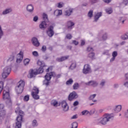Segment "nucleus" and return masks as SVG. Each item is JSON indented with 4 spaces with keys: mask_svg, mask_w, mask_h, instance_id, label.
<instances>
[{
    "mask_svg": "<svg viewBox=\"0 0 128 128\" xmlns=\"http://www.w3.org/2000/svg\"><path fill=\"white\" fill-rule=\"evenodd\" d=\"M37 64L40 66V68L38 69H31L29 72V74L28 75V77L29 78H34L36 74H42V72H44V68H46V66L44 61L40 60L38 61Z\"/></svg>",
    "mask_w": 128,
    "mask_h": 128,
    "instance_id": "obj_1",
    "label": "nucleus"
},
{
    "mask_svg": "<svg viewBox=\"0 0 128 128\" xmlns=\"http://www.w3.org/2000/svg\"><path fill=\"white\" fill-rule=\"evenodd\" d=\"M114 116L112 114H105L103 118L100 119V122L102 126H106L110 120H114Z\"/></svg>",
    "mask_w": 128,
    "mask_h": 128,
    "instance_id": "obj_2",
    "label": "nucleus"
},
{
    "mask_svg": "<svg viewBox=\"0 0 128 128\" xmlns=\"http://www.w3.org/2000/svg\"><path fill=\"white\" fill-rule=\"evenodd\" d=\"M52 76H56V73L54 72H51L47 73L44 76L45 80L43 81V84L48 86L50 84V82L52 79Z\"/></svg>",
    "mask_w": 128,
    "mask_h": 128,
    "instance_id": "obj_3",
    "label": "nucleus"
},
{
    "mask_svg": "<svg viewBox=\"0 0 128 128\" xmlns=\"http://www.w3.org/2000/svg\"><path fill=\"white\" fill-rule=\"evenodd\" d=\"M3 98L4 100H6V104L8 106H12V102L10 100V92L8 91H3Z\"/></svg>",
    "mask_w": 128,
    "mask_h": 128,
    "instance_id": "obj_4",
    "label": "nucleus"
},
{
    "mask_svg": "<svg viewBox=\"0 0 128 128\" xmlns=\"http://www.w3.org/2000/svg\"><path fill=\"white\" fill-rule=\"evenodd\" d=\"M24 81L20 80L17 84V86L16 88V90L17 94H22L24 92Z\"/></svg>",
    "mask_w": 128,
    "mask_h": 128,
    "instance_id": "obj_5",
    "label": "nucleus"
},
{
    "mask_svg": "<svg viewBox=\"0 0 128 128\" xmlns=\"http://www.w3.org/2000/svg\"><path fill=\"white\" fill-rule=\"evenodd\" d=\"M12 70V66H6L4 69L2 73V78L6 79L8 76L10 71Z\"/></svg>",
    "mask_w": 128,
    "mask_h": 128,
    "instance_id": "obj_6",
    "label": "nucleus"
},
{
    "mask_svg": "<svg viewBox=\"0 0 128 128\" xmlns=\"http://www.w3.org/2000/svg\"><path fill=\"white\" fill-rule=\"evenodd\" d=\"M40 90H38V88L36 87H34L33 88V91L32 92V96L34 98V100H39L40 96L38 95Z\"/></svg>",
    "mask_w": 128,
    "mask_h": 128,
    "instance_id": "obj_7",
    "label": "nucleus"
},
{
    "mask_svg": "<svg viewBox=\"0 0 128 128\" xmlns=\"http://www.w3.org/2000/svg\"><path fill=\"white\" fill-rule=\"evenodd\" d=\"M78 98V95L76 92H72L70 93L68 96V100L70 102L74 100H76Z\"/></svg>",
    "mask_w": 128,
    "mask_h": 128,
    "instance_id": "obj_8",
    "label": "nucleus"
},
{
    "mask_svg": "<svg viewBox=\"0 0 128 128\" xmlns=\"http://www.w3.org/2000/svg\"><path fill=\"white\" fill-rule=\"evenodd\" d=\"M46 34L50 38L52 37V36L54 34V26H50L48 28V30L46 31Z\"/></svg>",
    "mask_w": 128,
    "mask_h": 128,
    "instance_id": "obj_9",
    "label": "nucleus"
},
{
    "mask_svg": "<svg viewBox=\"0 0 128 128\" xmlns=\"http://www.w3.org/2000/svg\"><path fill=\"white\" fill-rule=\"evenodd\" d=\"M90 72H92L90 66L88 64H85L83 69V73L84 74H90Z\"/></svg>",
    "mask_w": 128,
    "mask_h": 128,
    "instance_id": "obj_10",
    "label": "nucleus"
},
{
    "mask_svg": "<svg viewBox=\"0 0 128 128\" xmlns=\"http://www.w3.org/2000/svg\"><path fill=\"white\" fill-rule=\"evenodd\" d=\"M31 42L34 46H40V42H38V38L36 37H33L31 40Z\"/></svg>",
    "mask_w": 128,
    "mask_h": 128,
    "instance_id": "obj_11",
    "label": "nucleus"
},
{
    "mask_svg": "<svg viewBox=\"0 0 128 128\" xmlns=\"http://www.w3.org/2000/svg\"><path fill=\"white\" fill-rule=\"evenodd\" d=\"M11 12H12V8H6L2 11V15L6 16V14H10Z\"/></svg>",
    "mask_w": 128,
    "mask_h": 128,
    "instance_id": "obj_12",
    "label": "nucleus"
},
{
    "mask_svg": "<svg viewBox=\"0 0 128 128\" xmlns=\"http://www.w3.org/2000/svg\"><path fill=\"white\" fill-rule=\"evenodd\" d=\"M86 86H91L94 88H96V86H98V83L96 82V81L90 80L88 82L86 83Z\"/></svg>",
    "mask_w": 128,
    "mask_h": 128,
    "instance_id": "obj_13",
    "label": "nucleus"
},
{
    "mask_svg": "<svg viewBox=\"0 0 128 128\" xmlns=\"http://www.w3.org/2000/svg\"><path fill=\"white\" fill-rule=\"evenodd\" d=\"M6 112L4 110H1L0 111V124H2V120L6 116Z\"/></svg>",
    "mask_w": 128,
    "mask_h": 128,
    "instance_id": "obj_14",
    "label": "nucleus"
},
{
    "mask_svg": "<svg viewBox=\"0 0 128 128\" xmlns=\"http://www.w3.org/2000/svg\"><path fill=\"white\" fill-rule=\"evenodd\" d=\"M62 106L63 108V110L64 112H68V103H66V102L63 101L62 102Z\"/></svg>",
    "mask_w": 128,
    "mask_h": 128,
    "instance_id": "obj_15",
    "label": "nucleus"
},
{
    "mask_svg": "<svg viewBox=\"0 0 128 128\" xmlns=\"http://www.w3.org/2000/svg\"><path fill=\"white\" fill-rule=\"evenodd\" d=\"M102 16V12H98L96 14H95V15L94 16V22H98V20L100 19V16Z\"/></svg>",
    "mask_w": 128,
    "mask_h": 128,
    "instance_id": "obj_16",
    "label": "nucleus"
},
{
    "mask_svg": "<svg viewBox=\"0 0 128 128\" xmlns=\"http://www.w3.org/2000/svg\"><path fill=\"white\" fill-rule=\"evenodd\" d=\"M24 58V55L22 54V52H20L19 54L17 55L16 62H20Z\"/></svg>",
    "mask_w": 128,
    "mask_h": 128,
    "instance_id": "obj_17",
    "label": "nucleus"
},
{
    "mask_svg": "<svg viewBox=\"0 0 128 128\" xmlns=\"http://www.w3.org/2000/svg\"><path fill=\"white\" fill-rule=\"evenodd\" d=\"M26 10L28 12L32 14L34 12V6L32 4L28 5L26 6Z\"/></svg>",
    "mask_w": 128,
    "mask_h": 128,
    "instance_id": "obj_18",
    "label": "nucleus"
},
{
    "mask_svg": "<svg viewBox=\"0 0 128 128\" xmlns=\"http://www.w3.org/2000/svg\"><path fill=\"white\" fill-rule=\"evenodd\" d=\"M68 58H70L69 56H62L61 58H56V62H62L66 60H68Z\"/></svg>",
    "mask_w": 128,
    "mask_h": 128,
    "instance_id": "obj_19",
    "label": "nucleus"
},
{
    "mask_svg": "<svg viewBox=\"0 0 128 128\" xmlns=\"http://www.w3.org/2000/svg\"><path fill=\"white\" fill-rule=\"evenodd\" d=\"M74 26V23L72 22V20H69L67 22L66 27L68 30L72 29V26Z\"/></svg>",
    "mask_w": 128,
    "mask_h": 128,
    "instance_id": "obj_20",
    "label": "nucleus"
},
{
    "mask_svg": "<svg viewBox=\"0 0 128 128\" xmlns=\"http://www.w3.org/2000/svg\"><path fill=\"white\" fill-rule=\"evenodd\" d=\"M46 21H42L41 22L40 24V30H44L46 28V26H48V24H46Z\"/></svg>",
    "mask_w": 128,
    "mask_h": 128,
    "instance_id": "obj_21",
    "label": "nucleus"
},
{
    "mask_svg": "<svg viewBox=\"0 0 128 128\" xmlns=\"http://www.w3.org/2000/svg\"><path fill=\"white\" fill-rule=\"evenodd\" d=\"M112 58H111L110 60V62H114V60H116V58L118 56V52L116 51L113 52L112 53Z\"/></svg>",
    "mask_w": 128,
    "mask_h": 128,
    "instance_id": "obj_22",
    "label": "nucleus"
},
{
    "mask_svg": "<svg viewBox=\"0 0 128 128\" xmlns=\"http://www.w3.org/2000/svg\"><path fill=\"white\" fill-rule=\"evenodd\" d=\"M116 112H120L122 110V105H118L114 109Z\"/></svg>",
    "mask_w": 128,
    "mask_h": 128,
    "instance_id": "obj_23",
    "label": "nucleus"
},
{
    "mask_svg": "<svg viewBox=\"0 0 128 128\" xmlns=\"http://www.w3.org/2000/svg\"><path fill=\"white\" fill-rule=\"evenodd\" d=\"M72 8H69L68 10H66L65 12V16H70V14H72Z\"/></svg>",
    "mask_w": 128,
    "mask_h": 128,
    "instance_id": "obj_24",
    "label": "nucleus"
},
{
    "mask_svg": "<svg viewBox=\"0 0 128 128\" xmlns=\"http://www.w3.org/2000/svg\"><path fill=\"white\" fill-rule=\"evenodd\" d=\"M42 18L44 22H48V14L46 13H44L42 15Z\"/></svg>",
    "mask_w": 128,
    "mask_h": 128,
    "instance_id": "obj_25",
    "label": "nucleus"
},
{
    "mask_svg": "<svg viewBox=\"0 0 128 128\" xmlns=\"http://www.w3.org/2000/svg\"><path fill=\"white\" fill-rule=\"evenodd\" d=\"M54 14H56V16H62V10H57L54 12Z\"/></svg>",
    "mask_w": 128,
    "mask_h": 128,
    "instance_id": "obj_26",
    "label": "nucleus"
},
{
    "mask_svg": "<svg viewBox=\"0 0 128 128\" xmlns=\"http://www.w3.org/2000/svg\"><path fill=\"white\" fill-rule=\"evenodd\" d=\"M105 11L108 14H112V8H106Z\"/></svg>",
    "mask_w": 128,
    "mask_h": 128,
    "instance_id": "obj_27",
    "label": "nucleus"
},
{
    "mask_svg": "<svg viewBox=\"0 0 128 128\" xmlns=\"http://www.w3.org/2000/svg\"><path fill=\"white\" fill-rule=\"evenodd\" d=\"M76 66V62H72V64L70 66V70H74Z\"/></svg>",
    "mask_w": 128,
    "mask_h": 128,
    "instance_id": "obj_28",
    "label": "nucleus"
},
{
    "mask_svg": "<svg viewBox=\"0 0 128 128\" xmlns=\"http://www.w3.org/2000/svg\"><path fill=\"white\" fill-rule=\"evenodd\" d=\"M74 82V80L72 78H70L66 82V84L67 86H70V84H72V83Z\"/></svg>",
    "mask_w": 128,
    "mask_h": 128,
    "instance_id": "obj_29",
    "label": "nucleus"
},
{
    "mask_svg": "<svg viewBox=\"0 0 128 128\" xmlns=\"http://www.w3.org/2000/svg\"><path fill=\"white\" fill-rule=\"evenodd\" d=\"M15 128H22V122H16Z\"/></svg>",
    "mask_w": 128,
    "mask_h": 128,
    "instance_id": "obj_30",
    "label": "nucleus"
},
{
    "mask_svg": "<svg viewBox=\"0 0 128 128\" xmlns=\"http://www.w3.org/2000/svg\"><path fill=\"white\" fill-rule=\"evenodd\" d=\"M24 116L18 115L16 118L17 122H20L21 123L22 122V118Z\"/></svg>",
    "mask_w": 128,
    "mask_h": 128,
    "instance_id": "obj_31",
    "label": "nucleus"
},
{
    "mask_svg": "<svg viewBox=\"0 0 128 128\" xmlns=\"http://www.w3.org/2000/svg\"><path fill=\"white\" fill-rule=\"evenodd\" d=\"M58 101L56 100H52L51 102L52 106H58Z\"/></svg>",
    "mask_w": 128,
    "mask_h": 128,
    "instance_id": "obj_32",
    "label": "nucleus"
},
{
    "mask_svg": "<svg viewBox=\"0 0 128 128\" xmlns=\"http://www.w3.org/2000/svg\"><path fill=\"white\" fill-rule=\"evenodd\" d=\"M93 14H94V10H90L88 14V18H92Z\"/></svg>",
    "mask_w": 128,
    "mask_h": 128,
    "instance_id": "obj_33",
    "label": "nucleus"
},
{
    "mask_svg": "<svg viewBox=\"0 0 128 128\" xmlns=\"http://www.w3.org/2000/svg\"><path fill=\"white\" fill-rule=\"evenodd\" d=\"M121 38L124 40L128 39V32L125 34L124 35L122 36Z\"/></svg>",
    "mask_w": 128,
    "mask_h": 128,
    "instance_id": "obj_34",
    "label": "nucleus"
},
{
    "mask_svg": "<svg viewBox=\"0 0 128 128\" xmlns=\"http://www.w3.org/2000/svg\"><path fill=\"white\" fill-rule=\"evenodd\" d=\"M38 121L36 120H33L32 122V126L34 127L38 126Z\"/></svg>",
    "mask_w": 128,
    "mask_h": 128,
    "instance_id": "obj_35",
    "label": "nucleus"
},
{
    "mask_svg": "<svg viewBox=\"0 0 128 128\" xmlns=\"http://www.w3.org/2000/svg\"><path fill=\"white\" fill-rule=\"evenodd\" d=\"M78 88H80V84H78V83L76 82L73 85L74 90H78Z\"/></svg>",
    "mask_w": 128,
    "mask_h": 128,
    "instance_id": "obj_36",
    "label": "nucleus"
},
{
    "mask_svg": "<svg viewBox=\"0 0 128 128\" xmlns=\"http://www.w3.org/2000/svg\"><path fill=\"white\" fill-rule=\"evenodd\" d=\"M96 96V94H93L90 95L88 98L89 100H94Z\"/></svg>",
    "mask_w": 128,
    "mask_h": 128,
    "instance_id": "obj_37",
    "label": "nucleus"
},
{
    "mask_svg": "<svg viewBox=\"0 0 128 128\" xmlns=\"http://www.w3.org/2000/svg\"><path fill=\"white\" fill-rule=\"evenodd\" d=\"M71 128H78V123L76 122L72 123Z\"/></svg>",
    "mask_w": 128,
    "mask_h": 128,
    "instance_id": "obj_38",
    "label": "nucleus"
},
{
    "mask_svg": "<svg viewBox=\"0 0 128 128\" xmlns=\"http://www.w3.org/2000/svg\"><path fill=\"white\" fill-rule=\"evenodd\" d=\"M2 88H4V82L2 81L0 82V94H1L2 90Z\"/></svg>",
    "mask_w": 128,
    "mask_h": 128,
    "instance_id": "obj_39",
    "label": "nucleus"
},
{
    "mask_svg": "<svg viewBox=\"0 0 128 128\" xmlns=\"http://www.w3.org/2000/svg\"><path fill=\"white\" fill-rule=\"evenodd\" d=\"M24 64L26 66V64H30V60L28 58H26L24 61Z\"/></svg>",
    "mask_w": 128,
    "mask_h": 128,
    "instance_id": "obj_40",
    "label": "nucleus"
},
{
    "mask_svg": "<svg viewBox=\"0 0 128 128\" xmlns=\"http://www.w3.org/2000/svg\"><path fill=\"white\" fill-rule=\"evenodd\" d=\"M24 102H28L30 100V96L28 95L24 96Z\"/></svg>",
    "mask_w": 128,
    "mask_h": 128,
    "instance_id": "obj_41",
    "label": "nucleus"
},
{
    "mask_svg": "<svg viewBox=\"0 0 128 128\" xmlns=\"http://www.w3.org/2000/svg\"><path fill=\"white\" fill-rule=\"evenodd\" d=\"M88 58H94V52H91L88 55Z\"/></svg>",
    "mask_w": 128,
    "mask_h": 128,
    "instance_id": "obj_42",
    "label": "nucleus"
},
{
    "mask_svg": "<svg viewBox=\"0 0 128 128\" xmlns=\"http://www.w3.org/2000/svg\"><path fill=\"white\" fill-rule=\"evenodd\" d=\"M32 55L34 56H38V52L36 51H34L32 52Z\"/></svg>",
    "mask_w": 128,
    "mask_h": 128,
    "instance_id": "obj_43",
    "label": "nucleus"
},
{
    "mask_svg": "<svg viewBox=\"0 0 128 128\" xmlns=\"http://www.w3.org/2000/svg\"><path fill=\"white\" fill-rule=\"evenodd\" d=\"M102 38L104 40H106L108 38V34H104L102 36Z\"/></svg>",
    "mask_w": 128,
    "mask_h": 128,
    "instance_id": "obj_44",
    "label": "nucleus"
},
{
    "mask_svg": "<svg viewBox=\"0 0 128 128\" xmlns=\"http://www.w3.org/2000/svg\"><path fill=\"white\" fill-rule=\"evenodd\" d=\"M104 84H106V80H102L100 83V86L102 87L104 86Z\"/></svg>",
    "mask_w": 128,
    "mask_h": 128,
    "instance_id": "obj_45",
    "label": "nucleus"
},
{
    "mask_svg": "<svg viewBox=\"0 0 128 128\" xmlns=\"http://www.w3.org/2000/svg\"><path fill=\"white\" fill-rule=\"evenodd\" d=\"M72 36L70 34H67L66 36V38L68 40H72Z\"/></svg>",
    "mask_w": 128,
    "mask_h": 128,
    "instance_id": "obj_46",
    "label": "nucleus"
},
{
    "mask_svg": "<svg viewBox=\"0 0 128 128\" xmlns=\"http://www.w3.org/2000/svg\"><path fill=\"white\" fill-rule=\"evenodd\" d=\"M82 116H84L86 114H88V112L87 110H84L82 112Z\"/></svg>",
    "mask_w": 128,
    "mask_h": 128,
    "instance_id": "obj_47",
    "label": "nucleus"
},
{
    "mask_svg": "<svg viewBox=\"0 0 128 128\" xmlns=\"http://www.w3.org/2000/svg\"><path fill=\"white\" fill-rule=\"evenodd\" d=\"M14 56H11L8 60V62H12L14 60Z\"/></svg>",
    "mask_w": 128,
    "mask_h": 128,
    "instance_id": "obj_48",
    "label": "nucleus"
},
{
    "mask_svg": "<svg viewBox=\"0 0 128 128\" xmlns=\"http://www.w3.org/2000/svg\"><path fill=\"white\" fill-rule=\"evenodd\" d=\"M54 76V78H60L62 76V75L60 74H58L56 75L55 74V76Z\"/></svg>",
    "mask_w": 128,
    "mask_h": 128,
    "instance_id": "obj_49",
    "label": "nucleus"
},
{
    "mask_svg": "<svg viewBox=\"0 0 128 128\" xmlns=\"http://www.w3.org/2000/svg\"><path fill=\"white\" fill-rule=\"evenodd\" d=\"M87 50L88 52H94V49L92 48L88 47Z\"/></svg>",
    "mask_w": 128,
    "mask_h": 128,
    "instance_id": "obj_50",
    "label": "nucleus"
},
{
    "mask_svg": "<svg viewBox=\"0 0 128 128\" xmlns=\"http://www.w3.org/2000/svg\"><path fill=\"white\" fill-rule=\"evenodd\" d=\"M38 16H35L34 17L33 20L34 22H38Z\"/></svg>",
    "mask_w": 128,
    "mask_h": 128,
    "instance_id": "obj_51",
    "label": "nucleus"
},
{
    "mask_svg": "<svg viewBox=\"0 0 128 128\" xmlns=\"http://www.w3.org/2000/svg\"><path fill=\"white\" fill-rule=\"evenodd\" d=\"M73 44H74L75 46H78V42H76V40H74L72 42Z\"/></svg>",
    "mask_w": 128,
    "mask_h": 128,
    "instance_id": "obj_52",
    "label": "nucleus"
},
{
    "mask_svg": "<svg viewBox=\"0 0 128 128\" xmlns=\"http://www.w3.org/2000/svg\"><path fill=\"white\" fill-rule=\"evenodd\" d=\"M78 101H75L73 104V106H78Z\"/></svg>",
    "mask_w": 128,
    "mask_h": 128,
    "instance_id": "obj_53",
    "label": "nucleus"
},
{
    "mask_svg": "<svg viewBox=\"0 0 128 128\" xmlns=\"http://www.w3.org/2000/svg\"><path fill=\"white\" fill-rule=\"evenodd\" d=\"M42 52H46V46H42Z\"/></svg>",
    "mask_w": 128,
    "mask_h": 128,
    "instance_id": "obj_54",
    "label": "nucleus"
},
{
    "mask_svg": "<svg viewBox=\"0 0 128 128\" xmlns=\"http://www.w3.org/2000/svg\"><path fill=\"white\" fill-rule=\"evenodd\" d=\"M18 112H19V116H24V112H22V110H19Z\"/></svg>",
    "mask_w": 128,
    "mask_h": 128,
    "instance_id": "obj_55",
    "label": "nucleus"
},
{
    "mask_svg": "<svg viewBox=\"0 0 128 128\" xmlns=\"http://www.w3.org/2000/svg\"><path fill=\"white\" fill-rule=\"evenodd\" d=\"M103 1L106 4H110V2H111L112 0H103Z\"/></svg>",
    "mask_w": 128,
    "mask_h": 128,
    "instance_id": "obj_56",
    "label": "nucleus"
},
{
    "mask_svg": "<svg viewBox=\"0 0 128 128\" xmlns=\"http://www.w3.org/2000/svg\"><path fill=\"white\" fill-rule=\"evenodd\" d=\"M108 52H109V50H104V51L103 52V54L108 55Z\"/></svg>",
    "mask_w": 128,
    "mask_h": 128,
    "instance_id": "obj_57",
    "label": "nucleus"
},
{
    "mask_svg": "<svg viewBox=\"0 0 128 128\" xmlns=\"http://www.w3.org/2000/svg\"><path fill=\"white\" fill-rule=\"evenodd\" d=\"M124 86H125V88H128V82H125Z\"/></svg>",
    "mask_w": 128,
    "mask_h": 128,
    "instance_id": "obj_58",
    "label": "nucleus"
},
{
    "mask_svg": "<svg viewBox=\"0 0 128 128\" xmlns=\"http://www.w3.org/2000/svg\"><path fill=\"white\" fill-rule=\"evenodd\" d=\"M58 8H62V4L60 2L58 3Z\"/></svg>",
    "mask_w": 128,
    "mask_h": 128,
    "instance_id": "obj_59",
    "label": "nucleus"
},
{
    "mask_svg": "<svg viewBox=\"0 0 128 128\" xmlns=\"http://www.w3.org/2000/svg\"><path fill=\"white\" fill-rule=\"evenodd\" d=\"M71 118H72V120L78 118V115L75 114V115L73 116Z\"/></svg>",
    "mask_w": 128,
    "mask_h": 128,
    "instance_id": "obj_60",
    "label": "nucleus"
},
{
    "mask_svg": "<svg viewBox=\"0 0 128 128\" xmlns=\"http://www.w3.org/2000/svg\"><path fill=\"white\" fill-rule=\"evenodd\" d=\"M94 112H96V110H92L90 112V114H94Z\"/></svg>",
    "mask_w": 128,
    "mask_h": 128,
    "instance_id": "obj_61",
    "label": "nucleus"
},
{
    "mask_svg": "<svg viewBox=\"0 0 128 128\" xmlns=\"http://www.w3.org/2000/svg\"><path fill=\"white\" fill-rule=\"evenodd\" d=\"M114 88H118V84H116L114 85Z\"/></svg>",
    "mask_w": 128,
    "mask_h": 128,
    "instance_id": "obj_62",
    "label": "nucleus"
},
{
    "mask_svg": "<svg viewBox=\"0 0 128 128\" xmlns=\"http://www.w3.org/2000/svg\"><path fill=\"white\" fill-rule=\"evenodd\" d=\"M4 108V104H0V110H2Z\"/></svg>",
    "mask_w": 128,
    "mask_h": 128,
    "instance_id": "obj_63",
    "label": "nucleus"
},
{
    "mask_svg": "<svg viewBox=\"0 0 128 128\" xmlns=\"http://www.w3.org/2000/svg\"><path fill=\"white\" fill-rule=\"evenodd\" d=\"M126 80H128V72L125 74Z\"/></svg>",
    "mask_w": 128,
    "mask_h": 128,
    "instance_id": "obj_64",
    "label": "nucleus"
}]
</instances>
